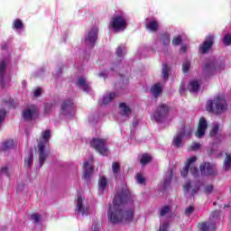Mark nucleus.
<instances>
[{"mask_svg":"<svg viewBox=\"0 0 231 231\" xmlns=\"http://www.w3.org/2000/svg\"><path fill=\"white\" fill-rule=\"evenodd\" d=\"M132 199L131 191H129L126 185L118 187L114 197L113 206H110L107 211L109 221L114 225L118 223H131L133 217H134V211L133 209L125 210L124 205L125 203H131Z\"/></svg>","mask_w":231,"mask_h":231,"instance_id":"1","label":"nucleus"},{"mask_svg":"<svg viewBox=\"0 0 231 231\" xmlns=\"http://www.w3.org/2000/svg\"><path fill=\"white\" fill-rule=\"evenodd\" d=\"M226 100L223 96H217L214 100H208L206 105V109L208 113H213L214 115H221L225 113L227 107Z\"/></svg>","mask_w":231,"mask_h":231,"instance_id":"2","label":"nucleus"},{"mask_svg":"<svg viewBox=\"0 0 231 231\" xmlns=\"http://www.w3.org/2000/svg\"><path fill=\"white\" fill-rule=\"evenodd\" d=\"M50 136H51L50 130H46L43 133L42 139H40V143H38L40 167L44 165V162H46V158H48L46 147L48 143H50Z\"/></svg>","mask_w":231,"mask_h":231,"instance_id":"3","label":"nucleus"},{"mask_svg":"<svg viewBox=\"0 0 231 231\" xmlns=\"http://www.w3.org/2000/svg\"><path fill=\"white\" fill-rule=\"evenodd\" d=\"M169 113H171V106L165 103H161L152 115V120L157 124H162L167 120Z\"/></svg>","mask_w":231,"mask_h":231,"instance_id":"4","label":"nucleus"},{"mask_svg":"<svg viewBox=\"0 0 231 231\" xmlns=\"http://www.w3.org/2000/svg\"><path fill=\"white\" fill-rule=\"evenodd\" d=\"M110 28H113L115 32H124L127 28V18H125L124 13L116 14L111 18Z\"/></svg>","mask_w":231,"mask_h":231,"instance_id":"5","label":"nucleus"},{"mask_svg":"<svg viewBox=\"0 0 231 231\" xmlns=\"http://www.w3.org/2000/svg\"><path fill=\"white\" fill-rule=\"evenodd\" d=\"M90 146L100 153L101 156H107L109 154V149L107 148V142L106 139H101L98 137L93 138L90 141Z\"/></svg>","mask_w":231,"mask_h":231,"instance_id":"6","label":"nucleus"},{"mask_svg":"<svg viewBox=\"0 0 231 231\" xmlns=\"http://www.w3.org/2000/svg\"><path fill=\"white\" fill-rule=\"evenodd\" d=\"M211 222H205L199 224L198 228L201 231H214L216 230V223L219 221V211H213L210 217Z\"/></svg>","mask_w":231,"mask_h":231,"instance_id":"7","label":"nucleus"},{"mask_svg":"<svg viewBox=\"0 0 231 231\" xmlns=\"http://www.w3.org/2000/svg\"><path fill=\"white\" fill-rule=\"evenodd\" d=\"M197 160L198 158H196V156H192L188 159L185 167L180 171V176H182V178L187 177V175L189 174V169H190V173L192 174V176H194V178L199 176V171H198V168L194 166V163L195 162H197Z\"/></svg>","mask_w":231,"mask_h":231,"instance_id":"8","label":"nucleus"},{"mask_svg":"<svg viewBox=\"0 0 231 231\" xmlns=\"http://www.w3.org/2000/svg\"><path fill=\"white\" fill-rule=\"evenodd\" d=\"M192 134V129L182 126L181 131L174 137L173 143L175 147H180L183 138H189Z\"/></svg>","mask_w":231,"mask_h":231,"instance_id":"9","label":"nucleus"},{"mask_svg":"<svg viewBox=\"0 0 231 231\" xmlns=\"http://www.w3.org/2000/svg\"><path fill=\"white\" fill-rule=\"evenodd\" d=\"M97 39H98V27H93L87 32V35L85 37L86 45L95 46Z\"/></svg>","mask_w":231,"mask_h":231,"instance_id":"10","label":"nucleus"},{"mask_svg":"<svg viewBox=\"0 0 231 231\" xmlns=\"http://www.w3.org/2000/svg\"><path fill=\"white\" fill-rule=\"evenodd\" d=\"M200 172L203 176H214V174H217V170L216 169V164L204 162L200 165Z\"/></svg>","mask_w":231,"mask_h":231,"instance_id":"11","label":"nucleus"},{"mask_svg":"<svg viewBox=\"0 0 231 231\" xmlns=\"http://www.w3.org/2000/svg\"><path fill=\"white\" fill-rule=\"evenodd\" d=\"M207 127H208V124L207 123V119H205V117H201L199 119V125H198V130L195 134V136L197 138H203V136H205Z\"/></svg>","mask_w":231,"mask_h":231,"instance_id":"12","label":"nucleus"},{"mask_svg":"<svg viewBox=\"0 0 231 231\" xmlns=\"http://www.w3.org/2000/svg\"><path fill=\"white\" fill-rule=\"evenodd\" d=\"M37 115H39V111L35 106L26 108L23 113L24 120H35V118H37Z\"/></svg>","mask_w":231,"mask_h":231,"instance_id":"13","label":"nucleus"},{"mask_svg":"<svg viewBox=\"0 0 231 231\" xmlns=\"http://www.w3.org/2000/svg\"><path fill=\"white\" fill-rule=\"evenodd\" d=\"M199 182L192 184V182L188 181L184 184V192H190L191 196H194L199 191Z\"/></svg>","mask_w":231,"mask_h":231,"instance_id":"14","label":"nucleus"},{"mask_svg":"<svg viewBox=\"0 0 231 231\" xmlns=\"http://www.w3.org/2000/svg\"><path fill=\"white\" fill-rule=\"evenodd\" d=\"M76 212L78 215L88 216L89 214V209L82 204V195H78Z\"/></svg>","mask_w":231,"mask_h":231,"instance_id":"15","label":"nucleus"},{"mask_svg":"<svg viewBox=\"0 0 231 231\" xmlns=\"http://www.w3.org/2000/svg\"><path fill=\"white\" fill-rule=\"evenodd\" d=\"M118 113L119 115H121V116L129 118V116H131V114L133 113V109H131V106H129L127 103L122 102V103H119Z\"/></svg>","mask_w":231,"mask_h":231,"instance_id":"16","label":"nucleus"},{"mask_svg":"<svg viewBox=\"0 0 231 231\" xmlns=\"http://www.w3.org/2000/svg\"><path fill=\"white\" fill-rule=\"evenodd\" d=\"M214 44V35H209L206 38V41L199 46L200 53H207L212 45Z\"/></svg>","mask_w":231,"mask_h":231,"instance_id":"17","label":"nucleus"},{"mask_svg":"<svg viewBox=\"0 0 231 231\" xmlns=\"http://www.w3.org/2000/svg\"><path fill=\"white\" fill-rule=\"evenodd\" d=\"M118 97L116 92H110L106 94L101 100H99V106H107V104L113 102L115 98Z\"/></svg>","mask_w":231,"mask_h":231,"instance_id":"18","label":"nucleus"},{"mask_svg":"<svg viewBox=\"0 0 231 231\" xmlns=\"http://www.w3.org/2000/svg\"><path fill=\"white\" fill-rule=\"evenodd\" d=\"M75 111V105L71 100L64 101L61 104V113L62 115H69V113H73Z\"/></svg>","mask_w":231,"mask_h":231,"instance_id":"19","label":"nucleus"},{"mask_svg":"<svg viewBox=\"0 0 231 231\" xmlns=\"http://www.w3.org/2000/svg\"><path fill=\"white\" fill-rule=\"evenodd\" d=\"M84 173L83 178L85 180H89V177L93 173V164L89 162H85L83 164Z\"/></svg>","mask_w":231,"mask_h":231,"instance_id":"20","label":"nucleus"},{"mask_svg":"<svg viewBox=\"0 0 231 231\" xmlns=\"http://www.w3.org/2000/svg\"><path fill=\"white\" fill-rule=\"evenodd\" d=\"M221 69H225V66L218 67L214 62H209L206 64L205 71L206 73H214L216 71H221Z\"/></svg>","mask_w":231,"mask_h":231,"instance_id":"21","label":"nucleus"},{"mask_svg":"<svg viewBox=\"0 0 231 231\" xmlns=\"http://www.w3.org/2000/svg\"><path fill=\"white\" fill-rule=\"evenodd\" d=\"M150 91L152 95L155 97V98H158V97H160L163 91V85H162V83H156L151 88Z\"/></svg>","mask_w":231,"mask_h":231,"instance_id":"22","label":"nucleus"},{"mask_svg":"<svg viewBox=\"0 0 231 231\" xmlns=\"http://www.w3.org/2000/svg\"><path fill=\"white\" fill-rule=\"evenodd\" d=\"M76 86L78 88H80V89H82L83 91H86V93H89V91L91 90V87L88 85L86 79L84 78H79L76 83Z\"/></svg>","mask_w":231,"mask_h":231,"instance_id":"23","label":"nucleus"},{"mask_svg":"<svg viewBox=\"0 0 231 231\" xmlns=\"http://www.w3.org/2000/svg\"><path fill=\"white\" fill-rule=\"evenodd\" d=\"M98 189L101 194L107 189V179L105 176L99 178Z\"/></svg>","mask_w":231,"mask_h":231,"instance_id":"24","label":"nucleus"},{"mask_svg":"<svg viewBox=\"0 0 231 231\" xmlns=\"http://www.w3.org/2000/svg\"><path fill=\"white\" fill-rule=\"evenodd\" d=\"M14 166H11V165L4 166L1 169L2 174H4V176H6V178H10V176L14 174Z\"/></svg>","mask_w":231,"mask_h":231,"instance_id":"25","label":"nucleus"},{"mask_svg":"<svg viewBox=\"0 0 231 231\" xmlns=\"http://www.w3.org/2000/svg\"><path fill=\"white\" fill-rule=\"evenodd\" d=\"M32 163H33V152H29L24 160V167L26 169H30V167H32Z\"/></svg>","mask_w":231,"mask_h":231,"instance_id":"26","label":"nucleus"},{"mask_svg":"<svg viewBox=\"0 0 231 231\" xmlns=\"http://www.w3.org/2000/svg\"><path fill=\"white\" fill-rule=\"evenodd\" d=\"M160 24L157 21L153 20L150 23H146L147 30H150V32H157Z\"/></svg>","mask_w":231,"mask_h":231,"instance_id":"27","label":"nucleus"},{"mask_svg":"<svg viewBox=\"0 0 231 231\" xmlns=\"http://www.w3.org/2000/svg\"><path fill=\"white\" fill-rule=\"evenodd\" d=\"M168 214H171V207L166 206L160 209L161 224L165 223L163 222V217H165V216H168Z\"/></svg>","mask_w":231,"mask_h":231,"instance_id":"28","label":"nucleus"},{"mask_svg":"<svg viewBox=\"0 0 231 231\" xmlns=\"http://www.w3.org/2000/svg\"><path fill=\"white\" fill-rule=\"evenodd\" d=\"M5 69H6V61L5 59L0 60V82L3 84V79L5 77Z\"/></svg>","mask_w":231,"mask_h":231,"instance_id":"29","label":"nucleus"},{"mask_svg":"<svg viewBox=\"0 0 231 231\" xmlns=\"http://www.w3.org/2000/svg\"><path fill=\"white\" fill-rule=\"evenodd\" d=\"M189 89L193 93H198L199 89V81L192 80L189 82Z\"/></svg>","mask_w":231,"mask_h":231,"instance_id":"30","label":"nucleus"},{"mask_svg":"<svg viewBox=\"0 0 231 231\" xmlns=\"http://www.w3.org/2000/svg\"><path fill=\"white\" fill-rule=\"evenodd\" d=\"M10 149H14V141L10 140L2 144V150L4 152L10 151Z\"/></svg>","mask_w":231,"mask_h":231,"instance_id":"31","label":"nucleus"},{"mask_svg":"<svg viewBox=\"0 0 231 231\" xmlns=\"http://www.w3.org/2000/svg\"><path fill=\"white\" fill-rule=\"evenodd\" d=\"M220 125L217 124V123H215L213 125V127L210 131V136H217V133H219V129H220Z\"/></svg>","mask_w":231,"mask_h":231,"instance_id":"32","label":"nucleus"},{"mask_svg":"<svg viewBox=\"0 0 231 231\" xmlns=\"http://www.w3.org/2000/svg\"><path fill=\"white\" fill-rule=\"evenodd\" d=\"M231 167V156L229 154H226V160L224 162V170L229 171Z\"/></svg>","mask_w":231,"mask_h":231,"instance_id":"33","label":"nucleus"},{"mask_svg":"<svg viewBox=\"0 0 231 231\" xmlns=\"http://www.w3.org/2000/svg\"><path fill=\"white\" fill-rule=\"evenodd\" d=\"M152 160V157L151 155L147 154V153H144L142 155L141 157V163L143 165H146V163H149V162H151Z\"/></svg>","mask_w":231,"mask_h":231,"instance_id":"34","label":"nucleus"},{"mask_svg":"<svg viewBox=\"0 0 231 231\" xmlns=\"http://www.w3.org/2000/svg\"><path fill=\"white\" fill-rule=\"evenodd\" d=\"M169 66H167V64H163L162 65V77L165 80H167V79H169Z\"/></svg>","mask_w":231,"mask_h":231,"instance_id":"35","label":"nucleus"},{"mask_svg":"<svg viewBox=\"0 0 231 231\" xmlns=\"http://www.w3.org/2000/svg\"><path fill=\"white\" fill-rule=\"evenodd\" d=\"M116 53L117 57H124V54L126 53V51H125V46H124V45L119 46V47L116 49Z\"/></svg>","mask_w":231,"mask_h":231,"instance_id":"36","label":"nucleus"},{"mask_svg":"<svg viewBox=\"0 0 231 231\" xmlns=\"http://www.w3.org/2000/svg\"><path fill=\"white\" fill-rule=\"evenodd\" d=\"M112 171H113L114 174L116 176V174H118V171H120V163L113 162L112 163Z\"/></svg>","mask_w":231,"mask_h":231,"instance_id":"37","label":"nucleus"},{"mask_svg":"<svg viewBox=\"0 0 231 231\" xmlns=\"http://www.w3.org/2000/svg\"><path fill=\"white\" fill-rule=\"evenodd\" d=\"M189 69H190V61L187 60L182 64V71L183 73H189Z\"/></svg>","mask_w":231,"mask_h":231,"instance_id":"38","label":"nucleus"},{"mask_svg":"<svg viewBox=\"0 0 231 231\" xmlns=\"http://www.w3.org/2000/svg\"><path fill=\"white\" fill-rule=\"evenodd\" d=\"M172 180V170H170L168 171V177L164 179V187H167L168 183H171V180Z\"/></svg>","mask_w":231,"mask_h":231,"instance_id":"39","label":"nucleus"},{"mask_svg":"<svg viewBox=\"0 0 231 231\" xmlns=\"http://www.w3.org/2000/svg\"><path fill=\"white\" fill-rule=\"evenodd\" d=\"M23 26V22L20 19L14 20V28H15L16 30H21Z\"/></svg>","mask_w":231,"mask_h":231,"instance_id":"40","label":"nucleus"},{"mask_svg":"<svg viewBox=\"0 0 231 231\" xmlns=\"http://www.w3.org/2000/svg\"><path fill=\"white\" fill-rule=\"evenodd\" d=\"M162 42L164 46H169V44H171V38L168 33L162 35Z\"/></svg>","mask_w":231,"mask_h":231,"instance_id":"41","label":"nucleus"},{"mask_svg":"<svg viewBox=\"0 0 231 231\" xmlns=\"http://www.w3.org/2000/svg\"><path fill=\"white\" fill-rule=\"evenodd\" d=\"M135 180L137 181V183H139L140 185H143V183H145V178H143V175L137 173L135 176Z\"/></svg>","mask_w":231,"mask_h":231,"instance_id":"42","label":"nucleus"},{"mask_svg":"<svg viewBox=\"0 0 231 231\" xmlns=\"http://www.w3.org/2000/svg\"><path fill=\"white\" fill-rule=\"evenodd\" d=\"M223 42H224L225 46H230V44H231V35L230 34H226L224 36Z\"/></svg>","mask_w":231,"mask_h":231,"instance_id":"43","label":"nucleus"},{"mask_svg":"<svg viewBox=\"0 0 231 231\" xmlns=\"http://www.w3.org/2000/svg\"><path fill=\"white\" fill-rule=\"evenodd\" d=\"M195 208L194 206H189L185 209V214L187 216H191L194 213Z\"/></svg>","mask_w":231,"mask_h":231,"instance_id":"44","label":"nucleus"},{"mask_svg":"<svg viewBox=\"0 0 231 231\" xmlns=\"http://www.w3.org/2000/svg\"><path fill=\"white\" fill-rule=\"evenodd\" d=\"M173 46H180L181 44V36H177L172 41Z\"/></svg>","mask_w":231,"mask_h":231,"instance_id":"45","label":"nucleus"},{"mask_svg":"<svg viewBox=\"0 0 231 231\" xmlns=\"http://www.w3.org/2000/svg\"><path fill=\"white\" fill-rule=\"evenodd\" d=\"M31 219L33 221V223H39V221H41V216L37 214H32L31 216Z\"/></svg>","mask_w":231,"mask_h":231,"instance_id":"46","label":"nucleus"},{"mask_svg":"<svg viewBox=\"0 0 231 231\" xmlns=\"http://www.w3.org/2000/svg\"><path fill=\"white\" fill-rule=\"evenodd\" d=\"M167 228H169V222L161 223L159 231H167Z\"/></svg>","mask_w":231,"mask_h":231,"instance_id":"47","label":"nucleus"},{"mask_svg":"<svg viewBox=\"0 0 231 231\" xmlns=\"http://www.w3.org/2000/svg\"><path fill=\"white\" fill-rule=\"evenodd\" d=\"M6 116V110L0 109V124H2L3 120H5V117Z\"/></svg>","mask_w":231,"mask_h":231,"instance_id":"48","label":"nucleus"},{"mask_svg":"<svg viewBox=\"0 0 231 231\" xmlns=\"http://www.w3.org/2000/svg\"><path fill=\"white\" fill-rule=\"evenodd\" d=\"M201 147V144L199 143H193L191 145V151H198Z\"/></svg>","mask_w":231,"mask_h":231,"instance_id":"49","label":"nucleus"},{"mask_svg":"<svg viewBox=\"0 0 231 231\" xmlns=\"http://www.w3.org/2000/svg\"><path fill=\"white\" fill-rule=\"evenodd\" d=\"M212 190H214V186L212 185H208L205 188V192L210 193Z\"/></svg>","mask_w":231,"mask_h":231,"instance_id":"50","label":"nucleus"},{"mask_svg":"<svg viewBox=\"0 0 231 231\" xmlns=\"http://www.w3.org/2000/svg\"><path fill=\"white\" fill-rule=\"evenodd\" d=\"M41 93H42V89L41 88H36L34 90V97H41Z\"/></svg>","mask_w":231,"mask_h":231,"instance_id":"51","label":"nucleus"},{"mask_svg":"<svg viewBox=\"0 0 231 231\" xmlns=\"http://www.w3.org/2000/svg\"><path fill=\"white\" fill-rule=\"evenodd\" d=\"M99 77H107V73L106 71L99 73Z\"/></svg>","mask_w":231,"mask_h":231,"instance_id":"52","label":"nucleus"},{"mask_svg":"<svg viewBox=\"0 0 231 231\" xmlns=\"http://www.w3.org/2000/svg\"><path fill=\"white\" fill-rule=\"evenodd\" d=\"M183 91H185V87L183 85L180 86V93H183Z\"/></svg>","mask_w":231,"mask_h":231,"instance_id":"53","label":"nucleus"},{"mask_svg":"<svg viewBox=\"0 0 231 231\" xmlns=\"http://www.w3.org/2000/svg\"><path fill=\"white\" fill-rule=\"evenodd\" d=\"M180 50H181V51H187V47L182 46Z\"/></svg>","mask_w":231,"mask_h":231,"instance_id":"54","label":"nucleus"},{"mask_svg":"<svg viewBox=\"0 0 231 231\" xmlns=\"http://www.w3.org/2000/svg\"><path fill=\"white\" fill-rule=\"evenodd\" d=\"M2 50H6V46H2Z\"/></svg>","mask_w":231,"mask_h":231,"instance_id":"55","label":"nucleus"},{"mask_svg":"<svg viewBox=\"0 0 231 231\" xmlns=\"http://www.w3.org/2000/svg\"><path fill=\"white\" fill-rule=\"evenodd\" d=\"M45 111H48V106L45 107Z\"/></svg>","mask_w":231,"mask_h":231,"instance_id":"56","label":"nucleus"},{"mask_svg":"<svg viewBox=\"0 0 231 231\" xmlns=\"http://www.w3.org/2000/svg\"><path fill=\"white\" fill-rule=\"evenodd\" d=\"M95 231H98V228H97Z\"/></svg>","mask_w":231,"mask_h":231,"instance_id":"57","label":"nucleus"}]
</instances>
